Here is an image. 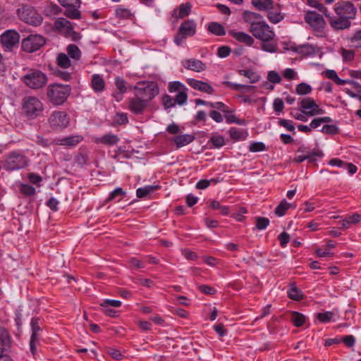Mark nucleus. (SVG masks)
<instances>
[{
	"label": "nucleus",
	"mask_w": 361,
	"mask_h": 361,
	"mask_svg": "<svg viewBox=\"0 0 361 361\" xmlns=\"http://www.w3.org/2000/svg\"><path fill=\"white\" fill-rule=\"evenodd\" d=\"M267 12V18L269 20L274 24L281 22L283 19V15L280 11V7L278 4L274 5V8H271Z\"/></svg>",
	"instance_id": "nucleus-26"
},
{
	"label": "nucleus",
	"mask_w": 361,
	"mask_h": 361,
	"mask_svg": "<svg viewBox=\"0 0 361 361\" xmlns=\"http://www.w3.org/2000/svg\"><path fill=\"white\" fill-rule=\"evenodd\" d=\"M45 44V39L43 37L38 35H31L22 42V49L23 51L32 53L39 50Z\"/></svg>",
	"instance_id": "nucleus-10"
},
{
	"label": "nucleus",
	"mask_w": 361,
	"mask_h": 361,
	"mask_svg": "<svg viewBox=\"0 0 361 361\" xmlns=\"http://www.w3.org/2000/svg\"><path fill=\"white\" fill-rule=\"evenodd\" d=\"M224 118L227 123H236L240 126H245L247 124L246 120L238 118L233 113L225 114Z\"/></svg>",
	"instance_id": "nucleus-47"
},
{
	"label": "nucleus",
	"mask_w": 361,
	"mask_h": 361,
	"mask_svg": "<svg viewBox=\"0 0 361 361\" xmlns=\"http://www.w3.org/2000/svg\"><path fill=\"white\" fill-rule=\"evenodd\" d=\"M210 207L213 209L219 210L220 213L224 216L228 215L230 212L229 207L228 206L221 205L220 202L216 200H212L211 202Z\"/></svg>",
	"instance_id": "nucleus-51"
},
{
	"label": "nucleus",
	"mask_w": 361,
	"mask_h": 361,
	"mask_svg": "<svg viewBox=\"0 0 361 361\" xmlns=\"http://www.w3.org/2000/svg\"><path fill=\"white\" fill-rule=\"evenodd\" d=\"M249 31L255 38L262 42L272 41L275 37V33L273 30L264 21L252 23V25L250 26Z\"/></svg>",
	"instance_id": "nucleus-6"
},
{
	"label": "nucleus",
	"mask_w": 361,
	"mask_h": 361,
	"mask_svg": "<svg viewBox=\"0 0 361 361\" xmlns=\"http://www.w3.org/2000/svg\"><path fill=\"white\" fill-rule=\"evenodd\" d=\"M261 47L264 51L274 53L276 51L277 44L272 41H269L267 42H262Z\"/></svg>",
	"instance_id": "nucleus-61"
},
{
	"label": "nucleus",
	"mask_w": 361,
	"mask_h": 361,
	"mask_svg": "<svg viewBox=\"0 0 361 361\" xmlns=\"http://www.w3.org/2000/svg\"><path fill=\"white\" fill-rule=\"evenodd\" d=\"M195 140V135L191 134L180 135L174 137L173 141L176 143L178 148L185 146L191 143Z\"/></svg>",
	"instance_id": "nucleus-30"
},
{
	"label": "nucleus",
	"mask_w": 361,
	"mask_h": 361,
	"mask_svg": "<svg viewBox=\"0 0 361 361\" xmlns=\"http://www.w3.org/2000/svg\"><path fill=\"white\" fill-rule=\"evenodd\" d=\"M71 92V87L69 85L54 83L48 86L47 96L53 104L61 105L67 100Z\"/></svg>",
	"instance_id": "nucleus-2"
},
{
	"label": "nucleus",
	"mask_w": 361,
	"mask_h": 361,
	"mask_svg": "<svg viewBox=\"0 0 361 361\" xmlns=\"http://www.w3.org/2000/svg\"><path fill=\"white\" fill-rule=\"evenodd\" d=\"M158 186L147 185L144 188H139L136 190V195L138 198L145 197L147 195L156 190Z\"/></svg>",
	"instance_id": "nucleus-49"
},
{
	"label": "nucleus",
	"mask_w": 361,
	"mask_h": 361,
	"mask_svg": "<svg viewBox=\"0 0 361 361\" xmlns=\"http://www.w3.org/2000/svg\"><path fill=\"white\" fill-rule=\"evenodd\" d=\"M12 338L5 327H0V354L7 352L11 347Z\"/></svg>",
	"instance_id": "nucleus-18"
},
{
	"label": "nucleus",
	"mask_w": 361,
	"mask_h": 361,
	"mask_svg": "<svg viewBox=\"0 0 361 361\" xmlns=\"http://www.w3.org/2000/svg\"><path fill=\"white\" fill-rule=\"evenodd\" d=\"M91 87L96 92H101L104 90L105 82L99 74H94L92 78Z\"/></svg>",
	"instance_id": "nucleus-32"
},
{
	"label": "nucleus",
	"mask_w": 361,
	"mask_h": 361,
	"mask_svg": "<svg viewBox=\"0 0 361 361\" xmlns=\"http://www.w3.org/2000/svg\"><path fill=\"white\" fill-rule=\"evenodd\" d=\"M207 30L211 33L216 36H224L226 35V30L224 26L216 22H212L208 25Z\"/></svg>",
	"instance_id": "nucleus-37"
},
{
	"label": "nucleus",
	"mask_w": 361,
	"mask_h": 361,
	"mask_svg": "<svg viewBox=\"0 0 361 361\" xmlns=\"http://www.w3.org/2000/svg\"><path fill=\"white\" fill-rule=\"evenodd\" d=\"M20 35L13 30H8L1 35V42L6 51H11L13 47L18 44Z\"/></svg>",
	"instance_id": "nucleus-14"
},
{
	"label": "nucleus",
	"mask_w": 361,
	"mask_h": 361,
	"mask_svg": "<svg viewBox=\"0 0 361 361\" xmlns=\"http://www.w3.org/2000/svg\"><path fill=\"white\" fill-rule=\"evenodd\" d=\"M333 316L334 313L332 312L327 311L325 312L318 313L317 318L321 322L327 323L331 320Z\"/></svg>",
	"instance_id": "nucleus-62"
},
{
	"label": "nucleus",
	"mask_w": 361,
	"mask_h": 361,
	"mask_svg": "<svg viewBox=\"0 0 361 361\" xmlns=\"http://www.w3.org/2000/svg\"><path fill=\"white\" fill-rule=\"evenodd\" d=\"M55 27L59 30H64L66 33L73 32V26L71 23L66 18H60L55 21Z\"/></svg>",
	"instance_id": "nucleus-34"
},
{
	"label": "nucleus",
	"mask_w": 361,
	"mask_h": 361,
	"mask_svg": "<svg viewBox=\"0 0 361 361\" xmlns=\"http://www.w3.org/2000/svg\"><path fill=\"white\" fill-rule=\"evenodd\" d=\"M68 56L74 60H79L81 56V51L78 46L74 44H69L67 47Z\"/></svg>",
	"instance_id": "nucleus-41"
},
{
	"label": "nucleus",
	"mask_w": 361,
	"mask_h": 361,
	"mask_svg": "<svg viewBox=\"0 0 361 361\" xmlns=\"http://www.w3.org/2000/svg\"><path fill=\"white\" fill-rule=\"evenodd\" d=\"M192 5L190 2L182 4L178 7V13H176L177 9L173 11L172 16L175 18H184L190 15L191 12Z\"/></svg>",
	"instance_id": "nucleus-28"
},
{
	"label": "nucleus",
	"mask_w": 361,
	"mask_h": 361,
	"mask_svg": "<svg viewBox=\"0 0 361 361\" xmlns=\"http://www.w3.org/2000/svg\"><path fill=\"white\" fill-rule=\"evenodd\" d=\"M269 224V219L267 217L257 216L256 217L255 226L258 230L265 229Z\"/></svg>",
	"instance_id": "nucleus-57"
},
{
	"label": "nucleus",
	"mask_w": 361,
	"mask_h": 361,
	"mask_svg": "<svg viewBox=\"0 0 361 361\" xmlns=\"http://www.w3.org/2000/svg\"><path fill=\"white\" fill-rule=\"evenodd\" d=\"M238 73L240 75H243V76L249 78L250 82L251 83H255L259 79V76L257 74H256L254 71H252V70H248V69L239 70Z\"/></svg>",
	"instance_id": "nucleus-48"
},
{
	"label": "nucleus",
	"mask_w": 361,
	"mask_h": 361,
	"mask_svg": "<svg viewBox=\"0 0 361 361\" xmlns=\"http://www.w3.org/2000/svg\"><path fill=\"white\" fill-rule=\"evenodd\" d=\"M228 34L238 42L243 43L247 46H252L255 42L252 37L243 32L229 30Z\"/></svg>",
	"instance_id": "nucleus-23"
},
{
	"label": "nucleus",
	"mask_w": 361,
	"mask_h": 361,
	"mask_svg": "<svg viewBox=\"0 0 361 361\" xmlns=\"http://www.w3.org/2000/svg\"><path fill=\"white\" fill-rule=\"evenodd\" d=\"M341 55L345 61H351L354 59L355 57V51L352 49H346L342 48L341 49Z\"/></svg>",
	"instance_id": "nucleus-63"
},
{
	"label": "nucleus",
	"mask_w": 361,
	"mask_h": 361,
	"mask_svg": "<svg viewBox=\"0 0 361 361\" xmlns=\"http://www.w3.org/2000/svg\"><path fill=\"white\" fill-rule=\"evenodd\" d=\"M57 65L62 68H67L71 66L69 56L63 53H60L56 58Z\"/></svg>",
	"instance_id": "nucleus-45"
},
{
	"label": "nucleus",
	"mask_w": 361,
	"mask_h": 361,
	"mask_svg": "<svg viewBox=\"0 0 361 361\" xmlns=\"http://www.w3.org/2000/svg\"><path fill=\"white\" fill-rule=\"evenodd\" d=\"M321 131L324 134L334 135L339 133V128L336 125L325 124Z\"/></svg>",
	"instance_id": "nucleus-53"
},
{
	"label": "nucleus",
	"mask_w": 361,
	"mask_h": 361,
	"mask_svg": "<svg viewBox=\"0 0 361 361\" xmlns=\"http://www.w3.org/2000/svg\"><path fill=\"white\" fill-rule=\"evenodd\" d=\"M290 207V204L283 199L275 209V214L278 216H283Z\"/></svg>",
	"instance_id": "nucleus-46"
},
{
	"label": "nucleus",
	"mask_w": 361,
	"mask_h": 361,
	"mask_svg": "<svg viewBox=\"0 0 361 361\" xmlns=\"http://www.w3.org/2000/svg\"><path fill=\"white\" fill-rule=\"evenodd\" d=\"M148 104L142 99L135 95L134 97L129 99L128 108L131 112L138 115L144 112Z\"/></svg>",
	"instance_id": "nucleus-16"
},
{
	"label": "nucleus",
	"mask_w": 361,
	"mask_h": 361,
	"mask_svg": "<svg viewBox=\"0 0 361 361\" xmlns=\"http://www.w3.org/2000/svg\"><path fill=\"white\" fill-rule=\"evenodd\" d=\"M253 6L260 11H267L274 8L273 0H252Z\"/></svg>",
	"instance_id": "nucleus-31"
},
{
	"label": "nucleus",
	"mask_w": 361,
	"mask_h": 361,
	"mask_svg": "<svg viewBox=\"0 0 361 361\" xmlns=\"http://www.w3.org/2000/svg\"><path fill=\"white\" fill-rule=\"evenodd\" d=\"M249 149L252 152H262L266 149V146L262 142H255L250 145Z\"/></svg>",
	"instance_id": "nucleus-64"
},
{
	"label": "nucleus",
	"mask_w": 361,
	"mask_h": 361,
	"mask_svg": "<svg viewBox=\"0 0 361 361\" xmlns=\"http://www.w3.org/2000/svg\"><path fill=\"white\" fill-rule=\"evenodd\" d=\"M187 90H183L180 92H178V94L176 95L175 99H174L176 104H178L179 105H183L187 102V99H188Z\"/></svg>",
	"instance_id": "nucleus-59"
},
{
	"label": "nucleus",
	"mask_w": 361,
	"mask_h": 361,
	"mask_svg": "<svg viewBox=\"0 0 361 361\" xmlns=\"http://www.w3.org/2000/svg\"><path fill=\"white\" fill-rule=\"evenodd\" d=\"M70 120L64 111H54L49 118L51 127L55 130H62L68 126Z\"/></svg>",
	"instance_id": "nucleus-13"
},
{
	"label": "nucleus",
	"mask_w": 361,
	"mask_h": 361,
	"mask_svg": "<svg viewBox=\"0 0 361 361\" xmlns=\"http://www.w3.org/2000/svg\"><path fill=\"white\" fill-rule=\"evenodd\" d=\"M22 110L27 118L33 120L43 116L44 107L39 98L27 96L23 99Z\"/></svg>",
	"instance_id": "nucleus-1"
},
{
	"label": "nucleus",
	"mask_w": 361,
	"mask_h": 361,
	"mask_svg": "<svg viewBox=\"0 0 361 361\" xmlns=\"http://www.w3.org/2000/svg\"><path fill=\"white\" fill-rule=\"evenodd\" d=\"M324 154L320 150L313 151L306 154V160L310 164H315L317 161V157H322Z\"/></svg>",
	"instance_id": "nucleus-58"
},
{
	"label": "nucleus",
	"mask_w": 361,
	"mask_h": 361,
	"mask_svg": "<svg viewBox=\"0 0 361 361\" xmlns=\"http://www.w3.org/2000/svg\"><path fill=\"white\" fill-rule=\"evenodd\" d=\"M228 133L231 139L235 142L245 140L249 135L246 129H240L235 127L231 128Z\"/></svg>",
	"instance_id": "nucleus-24"
},
{
	"label": "nucleus",
	"mask_w": 361,
	"mask_h": 361,
	"mask_svg": "<svg viewBox=\"0 0 361 361\" xmlns=\"http://www.w3.org/2000/svg\"><path fill=\"white\" fill-rule=\"evenodd\" d=\"M223 84L233 90H236V91H242V92H250V91H252L255 90V86H252V85H242V84H236V83H233L232 82H230V81H224L223 82Z\"/></svg>",
	"instance_id": "nucleus-35"
},
{
	"label": "nucleus",
	"mask_w": 361,
	"mask_h": 361,
	"mask_svg": "<svg viewBox=\"0 0 361 361\" xmlns=\"http://www.w3.org/2000/svg\"><path fill=\"white\" fill-rule=\"evenodd\" d=\"M346 40L350 48L361 49V30H356L353 33L348 35Z\"/></svg>",
	"instance_id": "nucleus-25"
},
{
	"label": "nucleus",
	"mask_w": 361,
	"mask_h": 361,
	"mask_svg": "<svg viewBox=\"0 0 361 361\" xmlns=\"http://www.w3.org/2000/svg\"><path fill=\"white\" fill-rule=\"evenodd\" d=\"M47 75L37 69H30L21 78L25 85L33 90L43 87L47 83Z\"/></svg>",
	"instance_id": "nucleus-4"
},
{
	"label": "nucleus",
	"mask_w": 361,
	"mask_h": 361,
	"mask_svg": "<svg viewBox=\"0 0 361 361\" xmlns=\"http://www.w3.org/2000/svg\"><path fill=\"white\" fill-rule=\"evenodd\" d=\"M17 15L22 21L33 26L41 25L43 20L42 16L34 7L27 4L20 5L17 9Z\"/></svg>",
	"instance_id": "nucleus-3"
},
{
	"label": "nucleus",
	"mask_w": 361,
	"mask_h": 361,
	"mask_svg": "<svg viewBox=\"0 0 361 361\" xmlns=\"http://www.w3.org/2000/svg\"><path fill=\"white\" fill-rule=\"evenodd\" d=\"M211 108L216 109L220 112H222L224 114L227 113H234L235 109L228 107L226 104L221 102H212L211 105Z\"/></svg>",
	"instance_id": "nucleus-44"
},
{
	"label": "nucleus",
	"mask_w": 361,
	"mask_h": 361,
	"mask_svg": "<svg viewBox=\"0 0 361 361\" xmlns=\"http://www.w3.org/2000/svg\"><path fill=\"white\" fill-rule=\"evenodd\" d=\"M168 90L170 92H175L176 91L179 92L183 90H188V88L180 82L174 81L169 83Z\"/></svg>",
	"instance_id": "nucleus-54"
},
{
	"label": "nucleus",
	"mask_w": 361,
	"mask_h": 361,
	"mask_svg": "<svg viewBox=\"0 0 361 361\" xmlns=\"http://www.w3.org/2000/svg\"><path fill=\"white\" fill-rule=\"evenodd\" d=\"M59 4L65 8L63 14L71 19H80L81 13L79 8L81 4L80 0H58Z\"/></svg>",
	"instance_id": "nucleus-9"
},
{
	"label": "nucleus",
	"mask_w": 361,
	"mask_h": 361,
	"mask_svg": "<svg viewBox=\"0 0 361 361\" xmlns=\"http://www.w3.org/2000/svg\"><path fill=\"white\" fill-rule=\"evenodd\" d=\"M115 85L118 90V97L116 99L119 101L122 99V94L127 92V82L123 78L117 77L115 79Z\"/></svg>",
	"instance_id": "nucleus-38"
},
{
	"label": "nucleus",
	"mask_w": 361,
	"mask_h": 361,
	"mask_svg": "<svg viewBox=\"0 0 361 361\" xmlns=\"http://www.w3.org/2000/svg\"><path fill=\"white\" fill-rule=\"evenodd\" d=\"M291 322L297 327L302 326L305 322V317L298 312L291 313Z\"/></svg>",
	"instance_id": "nucleus-43"
},
{
	"label": "nucleus",
	"mask_w": 361,
	"mask_h": 361,
	"mask_svg": "<svg viewBox=\"0 0 361 361\" xmlns=\"http://www.w3.org/2000/svg\"><path fill=\"white\" fill-rule=\"evenodd\" d=\"M196 32V23L193 20H184L180 25L178 32L174 37V42L180 45L188 37L193 36Z\"/></svg>",
	"instance_id": "nucleus-8"
},
{
	"label": "nucleus",
	"mask_w": 361,
	"mask_h": 361,
	"mask_svg": "<svg viewBox=\"0 0 361 361\" xmlns=\"http://www.w3.org/2000/svg\"><path fill=\"white\" fill-rule=\"evenodd\" d=\"M182 64L185 68L195 72H201L207 68L205 63L196 59H185L183 61Z\"/></svg>",
	"instance_id": "nucleus-20"
},
{
	"label": "nucleus",
	"mask_w": 361,
	"mask_h": 361,
	"mask_svg": "<svg viewBox=\"0 0 361 361\" xmlns=\"http://www.w3.org/2000/svg\"><path fill=\"white\" fill-rule=\"evenodd\" d=\"M209 142L212 143L215 148H220L225 145V139L221 135H214L210 138Z\"/></svg>",
	"instance_id": "nucleus-56"
},
{
	"label": "nucleus",
	"mask_w": 361,
	"mask_h": 361,
	"mask_svg": "<svg viewBox=\"0 0 361 361\" xmlns=\"http://www.w3.org/2000/svg\"><path fill=\"white\" fill-rule=\"evenodd\" d=\"M305 20L317 30H320L325 26L323 16L315 11H307L305 16Z\"/></svg>",
	"instance_id": "nucleus-15"
},
{
	"label": "nucleus",
	"mask_w": 361,
	"mask_h": 361,
	"mask_svg": "<svg viewBox=\"0 0 361 361\" xmlns=\"http://www.w3.org/2000/svg\"><path fill=\"white\" fill-rule=\"evenodd\" d=\"M312 87L305 82H301L297 85L295 88L296 93L299 95L310 94L312 92Z\"/></svg>",
	"instance_id": "nucleus-52"
},
{
	"label": "nucleus",
	"mask_w": 361,
	"mask_h": 361,
	"mask_svg": "<svg viewBox=\"0 0 361 361\" xmlns=\"http://www.w3.org/2000/svg\"><path fill=\"white\" fill-rule=\"evenodd\" d=\"M334 11L338 16H343L349 20L354 19L356 8L350 1H341L334 6Z\"/></svg>",
	"instance_id": "nucleus-11"
},
{
	"label": "nucleus",
	"mask_w": 361,
	"mask_h": 361,
	"mask_svg": "<svg viewBox=\"0 0 361 361\" xmlns=\"http://www.w3.org/2000/svg\"><path fill=\"white\" fill-rule=\"evenodd\" d=\"M114 122L119 126L125 125L128 123V118L126 113H117L114 119Z\"/></svg>",
	"instance_id": "nucleus-60"
},
{
	"label": "nucleus",
	"mask_w": 361,
	"mask_h": 361,
	"mask_svg": "<svg viewBox=\"0 0 361 361\" xmlns=\"http://www.w3.org/2000/svg\"><path fill=\"white\" fill-rule=\"evenodd\" d=\"M308 5L311 7L317 8L322 12L326 17H329V12L328 9L323 5V4L316 0H309Z\"/></svg>",
	"instance_id": "nucleus-50"
},
{
	"label": "nucleus",
	"mask_w": 361,
	"mask_h": 361,
	"mask_svg": "<svg viewBox=\"0 0 361 361\" xmlns=\"http://www.w3.org/2000/svg\"><path fill=\"white\" fill-rule=\"evenodd\" d=\"M39 318L33 317L31 320L30 326L32 329V334L30 338H39V332L42 331V328L39 326Z\"/></svg>",
	"instance_id": "nucleus-40"
},
{
	"label": "nucleus",
	"mask_w": 361,
	"mask_h": 361,
	"mask_svg": "<svg viewBox=\"0 0 361 361\" xmlns=\"http://www.w3.org/2000/svg\"><path fill=\"white\" fill-rule=\"evenodd\" d=\"M29 159L19 151L10 152L4 162V168L6 171L19 170L28 165Z\"/></svg>",
	"instance_id": "nucleus-5"
},
{
	"label": "nucleus",
	"mask_w": 361,
	"mask_h": 361,
	"mask_svg": "<svg viewBox=\"0 0 361 361\" xmlns=\"http://www.w3.org/2000/svg\"><path fill=\"white\" fill-rule=\"evenodd\" d=\"M327 18H329L330 25L335 30H342L345 29H348L351 25L350 20L343 16H338L337 18L332 17L329 15V17Z\"/></svg>",
	"instance_id": "nucleus-17"
},
{
	"label": "nucleus",
	"mask_w": 361,
	"mask_h": 361,
	"mask_svg": "<svg viewBox=\"0 0 361 361\" xmlns=\"http://www.w3.org/2000/svg\"><path fill=\"white\" fill-rule=\"evenodd\" d=\"M82 140L83 137L82 135H75L59 139L56 140L55 143L56 145L65 146L66 147H73L78 145L80 142H81Z\"/></svg>",
	"instance_id": "nucleus-22"
},
{
	"label": "nucleus",
	"mask_w": 361,
	"mask_h": 361,
	"mask_svg": "<svg viewBox=\"0 0 361 361\" xmlns=\"http://www.w3.org/2000/svg\"><path fill=\"white\" fill-rule=\"evenodd\" d=\"M243 18L246 23L252 25V23H257L259 21H255V20L262 18V16L255 12L245 11L243 13Z\"/></svg>",
	"instance_id": "nucleus-42"
},
{
	"label": "nucleus",
	"mask_w": 361,
	"mask_h": 361,
	"mask_svg": "<svg viewBox=\"0 0 361 361\" xmlns=\"http://www.w3.org/2000/svg\"><path fill=\"white\" fill-rule=\"evenodd\" d=\"M188 84L195 90L212 94L214 92V89L212 85L206 82L198 80L194 78L187 79Z\"/></svg>",
	"instance_id": "nucleus-19"
},
{
	"label": "nucleus",
	"mask_w": 361,
	"mask_h": 361,
	"mask_svg": "<svg viewBox=\"0 0 361 361\" xmlns=\"http://www.w3.org/2000/svg\"><path fill=\"white\" fill-rule=\"evenodd\" d=\"M125 195L126 191H124L122 188H117L110 192L105 202L108 203L114 200L120 201Z\"/></svg>",
	"instance_id": "nucleus-39"
},
{
	"label": "nucleus",
	"mask_w": 361,
	"mask_h": 361,
	"mask_svg": "<svg viewBox=\"0 0 361 361\" xmlns=\"http://www.w3.org/2000/svg\"><path fill=\"white\" fill-rule=\"evenodd\" d=\"M120 138L118 135L111 133H107L99 137L97 140V143H100L107 146H114L118 144Z\"/></svg>",
	"instance_id": "nucleus-29"
},
{
	"label": "nucleus",
	"mask_w": 361,
	"mask_h": 361,
	"mask_svg": "<svg viewBox=\"0 0 361 361\" xmlns=\"http://www.w3.org/2000/svg\"><path fill=\"white\" fill-rule=\"evenodd\" d=\"M361 220V215L355 213L352 215H346L345 218L341 221V226L343 229L350 228L352 224H356Z\"/></svg>",
	"instance_id": "nucleus-33"
},
{
	"label": "nucleus",
	"mask_w": 361,
	"mask_h": 361,
	"mask_svg": "<svg viewBox=\"0 0 361 361\" xmlns=\"http://www.w3.org/2000/svg\"><path fill=\"white\" fill-rule=\"evenodd\" d=\"M115 13L119 19H132L134 17V13L123 6H118L115 10Z\"/></svg>",
	"instance_id": "nucleus-36"
},
{
	"label": "nucleus",
	"mask_w": 361,
	"mask_h": 361,
	"mask_svg": "<svg viewBox=\"0 0 361 361\" xmlns=\"http://www.w3.org/2000/svg\"><path fill=\"white\" fill-rule=\"evenodd\" d=\"M20 191L25 196H32L35 194V188L28 184L22 183L20 185Z\"/></svg>",
	"instance_id": "nucleus-55"
},
{
	"label": "nucleus",
	"mask_w": 361,
	"mask_h": 361,
	"mask_svg": "<svg viewBox=\"0 0 361 361\" xmlns=\"http://www.w3.org/2000/svg\"><path fill=\"white\" fill-rule=\"evenodd\" d=\"M294 52L300 54L302 56H310L317 54L318 50L317 47L312 44H305L298 47H293L290 48Z\"/></svg>",
	"instance_id": "nucleus-21"
},
{
	"label": "nucleus",
	"mask_w": 361,
	"mask_h": 361,
	"mask_svg": "<svg viewBox=\"0 0 361 361\" xmlns=\"http://www.w3.org/2000/svg\"><path fill=\"white\" fill-rule=\"evenodd\" d=\"M133 88L135 90V96L142 99L147 104L159 93L158 86L153 82H139L138 85Z\"/></svg>",
	"instance_id": "nucleus-7"
},
{
	"label": "nucleus",
	"mask_w": 361,
	"mask_h": 361,
	"mask_svg": "<svg viewBox=\"0 0 361 361\" xmlns=\"http://www.w3.org/2000/svg\"><path fill=\"white\" fill-rule=\"evenodd\" d=\"M300 111L308 116H314L324 113V111L319 108L315 101L311 97H306L301 100Z\"/></svg>",
	"instance_id": "nucleus-12"
},
{
	"label": "nucleus",
	"mask_w": 361,
	"mask_h": 361,
	"mask_svg": "<svg viewBox=\"0 0 361 361\" xmlns=\"http://www.w3.org/2000/svg\"><path fill=\"white\" fill-rule=\"evenodd\" d=\"M287 295L290 300L295 301H301L305 298L304 293L295 286V283L290 284Z\"/></svg>",
	"instance_id": "nucleus-27"
}]
</instances>
